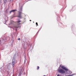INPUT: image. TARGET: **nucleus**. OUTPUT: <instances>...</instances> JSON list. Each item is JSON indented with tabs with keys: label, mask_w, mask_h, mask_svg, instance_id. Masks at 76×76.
I'll list each match as a JSON object with an SVG mask.
<instances>
[{
	"label": "nucleus",
	"mask_w": 76,
	"mask_h": 76,
	"mask_svg": "<svg viewBox=\"0 0 76 76\" xmlns=\"http://www.w3.org/2000/svg\"><path fill=\"white\" fill-rule=\"evenodd\" d=\"M22 45L23 47L25 49H26L27 47H26V45H28L29 50H30V51H32L34 48V44H30L27 42L26 41H23L22 42Z\"/></svg>",
	"instance_id": "f257e3e1"
},
{
	"label": "nucleus",
	"mask_w": 76,
	"mask_h": 76,
	"mask_svg": "<svg viewBox=\"0 0 76 76\" xmlns=\"http://www.w3.org/2000/svg\"><path fill=\"white\" fill-rule=\"evenodd\" d=\"M18 20L17 21V25H16V22L12 20L11 21L10 23L9 24V25L10 26V25H12L13 27L16 28H18L20 26V25L21 24L20 22H21V21L19 20V19H18Z\"/></svg>",
	"instance_id": "f03ea898"
},
{
	"label": "nucleus",
	"mask_w": 76,
	"mask_h": 76,
	"mask_svg": "<svg viewBox=\"0 0 76 76\" xmlns=\"http://www.w3.org/2000/svg\"><path fill=\"white\" fill-rule=\"evenodd\" d=\"M59 69L58 70V72L61 74H64L66 73V72H67V70H68V69L66 68V67L64 66H62L61 69L60 67H59Z\"/></svg>",
	"instance_id": "7ed1b4c3"
},
{
	"label": "nucleus",
	"mask_w": 76,
	"mask_h": 76,
	"mask_svg": "<svg viewBox=\"0 0 76 76\" xmlns=\"http://www.w3.org/2000/svg\"><path fill=\"white\" fill-rule=\"evenodd\" d=\"M19 11H18V15L17 16V17L20 19H22V16L21 15V14L22 13V7H21L20 9H19Z\"/></svg>",
	"instance_id": "20e7f679"
},
{
	"label": "nucleus",
	"mask_w": 76,
	"mask_h": 76,
	"mask_svg": "<svg viewBox=\"0 0 76 76\" xmlns=\"http://www.w3.org/2000/svg\"><path fill=\"white\" fill-rule=\"evenodd\" d=\"M16 63H17V61L15 59H12V66L13 67H14V66H15V64H16Z\"/></svg>",
	"instance_id": "39448f33"
},
{
	"label": "nucleus",
	"mask_w": 76,
	"mask_h": 76,
	"mask_svg": "<svg viewBox=\"0 0 76 76\" xmlns=\"http://www.w3.org/2000/svg\"><path fill=\"white\" fill-rule=\"evenodd\" d=\"M15 11H17V10L15 9V10H11L10 12V14H11L12 12L13 13H14V12H15Z\"/></svg>",
	"instance_id": "423d86ee"
},
{
	"label": "nucleus",
	"mask_w": 76,
	"mask_h": 76,
	"mask_svg": "<svg viewBox=\"0 0 76 76\" xmlns=\"http://www.w3.org/2000/svg\"><path fill=\"white\" fill-rule=\"evenodd\" d=\"M10 65H11V63H9L7 64V67L8 69H9L10 68Z\"/></svg>",
	"instance_id": "0eeeda50"
},
{
	"label": "nucleus",
	"mask_w": 76,
	"mask_h": 76,
	"mask_svg": "<svg viewBox=\"0 0 76 76\" xmlns=\"http://www.w3.org/2000/svg\"><path fill=\"white\" fill-rule=\"evenodd\" d=\"M68 70H67V72H66L68 74H72V72L70 70H69L68 69Z\"/></svg>",
	"instance_id": "6e6552de"
},
{
	"label": "nucleus",
	"mask_w": 76,
	"mask_h": 76,
	"mask_svg": "<svg viewBox=\"0 0 76 76\" xmlns=\"http://www.w3.org/2000/svg\"><path fill=\"white\" fill-rule=\"evenodd\" d=\"M7 1V0H3L4 4H6Z\"/></svg>",
	"instance_id": "1a4fd4ad"
},
{
	"label": "nucleus",
	"mask_w": 76,
	"mask_h": 76,
	"mask_svg": "<svg viewBox=\"0 0 76 76\" xmlns=\"http://www.w3.org/2000/svg\"><path fill=\"white\" fill-rule=\"evenodd\" d=\"M5 40H7V39H6V38H5V39H2V42L3 43L5 42L6 41H5Z\"/></svg>",
	"instance_id": "9d476101"
},
{
	"label": "nucleus",
	"mask_w": 76,
	"mask_h": 76,
	"mask_svg": "<svg viewBox=\"0 0 76 76\" xmlns=\"http://www.w3.org/2000/svg\"><path fill=\"white\" fill-rule=\"evenodd\" d=\"M22 72L20 71V72H19V74H18V76H21V75H22Z\"/></svg>",
	"instance_id": "9b49d317"
},
{
	"label": "nucleus",
	"mask_w": 76,
	"mask_h": 76,
	"mask_svg": "<svg viewBox=\"0 0 76 76\" xmlns=\"http://www.w3.org/2000/svg\"><path fill=\"white\" fill-rule=\"evenodd\" d=\"M26 56L25 55L24 58L25 59H24V64H25L26 63Z\"/></svg>",
	"instance_id": "f8f14e48"
},
{
	"label": "nucleus",
	"mask_w": 76,
	"mask_h": 76,
	"mask_svg": "<svg viewBox=\"0 0 76 76\" xmlns=\"http://www.w3.org/2000/svg\"><path fill=\"white\" fill-rule=\"evenodd\" d=\"M3 44V43H2L1 42V40L0 39V45H2V44Z\"/></svg>",
	"instance_id": "ddd939ff"
},
{
	"label": "nucleus",
	"mask_w": 76,
	"mask_h": 76,
	"mask_svg": "<svg viewBox=\"0 0 76 76\" xmlns=\"http://www.w3.org/2000/svg\"><path fill=\"white\" fill-rule=\"evenodd\" d=\"M16 58V55L15 54L14 55V57L12 59L15 60V58Z\"/></svg>",
	"instance_id": "4468645a"
},
{
	"label": "nucleus",
	"mask_w": 76,
	"mask_h": 76,
	"mask_svg": "<svg viewBox=\"0 0 76 76\" xmlns=\"http://www.w3.org/2000/svg\"><path fill=\"white\" fill-rule=\"evenodd\" d=\"M39 66H37V70H39Z\"/></svg>",
	"instance_id": "2eb2a0df"
},
{
	"label": "nucleus",
	"mask_w": 76,
	"mask_h": 76,
	"mask_svg": "<svg viewBox=\"0 0 76 76\" xmlns=\"http://www.w3.org/2000/svg\"><path fill=\"white\" fill-rule=\"evenodd\" d=\"M2 71V68H0V72Z\"/></svg>",
	"instance_id": "dca6fc26"
},
{
	"label": "nucleus",
	"mask_w": 76,
	"mask_h": 76,
	"mask_svg": "<svg viewBox=\"0 0 76 76\" xmlns=\"http://www.w3.org/2000/svg\"><path fill=\"white\" fill-rule=\"evenodd\" d=\"M39 30L37 32V34H38V33H39Z\"/></svg>",
	"instance_id": "f3484780"
},
{
	"label": "nucleus",
	"mask_w": 76,
	"mask_h": 76,
	"mask_svg": "<svg viewBox=\"0 0 76 76\" xmlns=\"http://www.w3.org/2000/svg\"><path fill=\"white\" fill-rule=\"evenodd\" d=\"M1 3H2V0H0V4H1Z\"/></svg>",
	"instance_id": "a211bd4d"
},
{
	"label": "nucleus",
	"mask_w": 76,
	"mask_h": 76,
	"mask_svg": "<svg viewBox=\"0 0 76 76\" xmlns=\"http://www.w3.org/2000/svg\"><path fill=\"white\" fill-rule=\"evenodd\" d=\"M36 25H37V26H38V23L36 22Z\"/></svg>",
	"instance_id": "6ab92c4d"
},
{
	"label": "nucleus",
	"mask_w": 76,
	"mask_h": 76,
	"mask_svg": "<svg viewBox=\"0 0 76 76\" xmlns=\"http://www.w3.org/2000/svg\"><path fill=\"white\" fill-rule=\"evenodd\" d=\"M18 40H19V41H20V38H19L18 39Z\"/></svg>",
	"instance_id": "aec40b11"
},
{
	"label": "nucleus",
	"mask_w": 76,
	"mask_h": 76,
	"mask_svg": "<svg viewBox=\"0 0 76 76\" xmlns=\"http://www.w3.org/2000/svg\"><path fill=\"white\" fill-rule=\"evenodd\" d=\"M61 67H62V66H61V65H60L59 67H61Z\"/></svg>",
	"instance_id": "412c9836"
},
{
	"label": "nucleus",
	"mask_w": 76,
	"mask_h": 76,
	"mask_svg": "<svg viewBox=\"0 0 76 76\" xmlns=\"http://www.w3.org/2000/svg\"><path fill=\"white\" fill-rule=\"evenodd\" d=\"M57 76H61L60 75H59V74H58V75H57Z\"/></svg>",
	"instance_id": "4be33fe9"
},
{
	"label": "nucleus",
	"mask_w": 76,
	"mask_h": 76,
	"mask_svg": "<svg viewBox=\"0 0 76 76\" xmlns=\"http://www.w3.org/2000/svg\"><path fill=\"white\" fill-rule=\"evenodd\" d=\"M10 1H13V0H9Z\"/></svg>",
	"instance_id": "5701e85b"
},
{
	"label": "nucleus",
	"mask_w": 76,
	"mask_h": 76,
	"mask_svg": "<svg viewBox=\"0 0 76 76\" xmlns=\"http://www.w3.org/2000/svg\"><path fill=\"white\" fill-rule=\"evenodd\" d=\"M9 28H12V27L11 26H8Z\"/></svg>",
	"instance_id": "b1692460"
},
{
	"label": "nucleus",
	"mask_w": 76,
	"mask_h": 76,
	"mask_svg": "<svg viewBox=\"0 0 76 76\" xmlns=\"http://www.w3.org/2000/svg\"><path fill=\"white\" fill-rule=\"evenodd\" d=\"M13 45V44H12V43H11V45Z\"/></svg>",
	"instance_id": "393cba45"
},
{
	"label": "nucleus",
	"mask_w": 76,
	"mask_h": 76,
	"mask_svg": "<svg viewBox=\"0 0 76 76\" xmlns=\"http://www.w3.org/2000/svg\"><path fill=\"white\" fill-rule=\"evenodd\" d=\"M58 21H59V20L58 19Z\"/></svg>",
	"instance_id": "a878e982"
},
{
	"label": "nucleus",
	"mask_w": 76,
	"mask_h": 76,
	"mask_svg": "<svg viewBox=\"0 0 76 76\" xmlns=\"http://www.w3.org/2000/svg\"><path fill=\"white\" fill-rule=\"evenodd\" d=\"M29 21H31V20H29Z\"/></svg>",
	"instance_id": "bb28decb"
},
{
	"label": "nucleus",
	"mask_w": 76,
	"mask_h": 76,
	"mask_svg": "<svg viewBox=\"0 0 76 76\" xmlns=\"http://www.w3.org/2000/svg\"><path fill=\"white\" fill-rule=\"evenodd\" d=\"M24 74L25 75V73H24Z\"/></svg>",
	"instance_id": "cd10ccee"
},
{
	"label": "nucleus",
	"mask_w": 76,
	"mask_h": 76,
	"mask_svg": "<svg viewBox=\"0 0 76 76\" xmlns=\"http://www.w3.org/2000/svg\"><path fill=\"white\" fill-rule=\"evenodd\" d=\"M20 27H21V26H20Z\"/></svg>",
	"instance_id": "c85d7f7f"
},
{
	"label": "nucleus",
	"mask_w": 76,
	"mask_h": 76,
	"mask_svg": "<svg viewBox=\"0 0 76 76\" xmlns=\"http://www.w3.org/2000/svg\"><path fill=\"white\" fill-rule=\"evenodd\" d=\"M39 31H40V30H41V29H39Z\"/></svg>",
	"instance_id": "c756f323"
},
{
	"label": "nucleus",
	"mask_w": 76,
	"mask_h": 76,
	"mask_svg": "<svg viewBox=\"0 0 76 76\" xmlns=\"http://www.w3.org/2000/svg\"><path fill=\"white\" fill-rule=\"evenodd\" d=\"M33 23H34V22H33Z\"/></svg>",
	"instance_id": "7c9ffc66"
},
{
	"label": "nucleus",
	"mask_w": 76,
	"mask_h": 76,
	"mask_svg": "<svg viewBox=\"0 0 76 76\" xmlns=\"http://www.w3.org/2000/svg\"><path fill=\"white\" fill-rule=\"evenodd\" d=\"M4 24H6V23H4Z\"/></svg>",
	"instance_id": "2f4dec72"
},
{
	"label": "nucleus",
	"mask_w": 76,
	"mask_h": 76,
	"mask_svg": "<svg viewBox=\"0 0 76 76\" xmlns=\"http://www.w3.org/2000/svg\"><path fill=\"white\" fill-rule=\"evenodd\" d=\"M17 29H16V30H17Z\"/></svg>",
	"instance_id": "473e14b6"
}]
</instances>
